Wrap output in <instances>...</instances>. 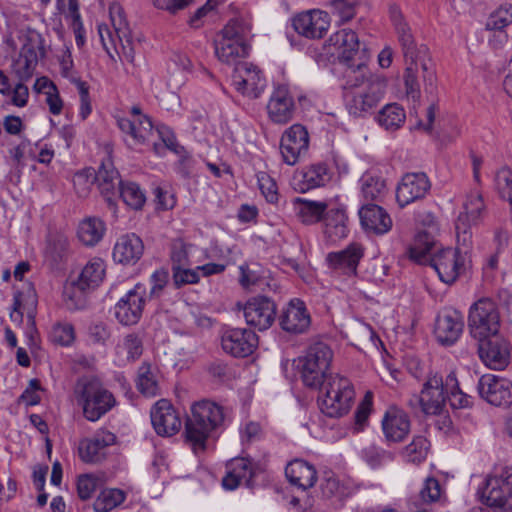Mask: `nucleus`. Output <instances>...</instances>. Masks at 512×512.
Listing matches in <instances>:
<instances>
[{
  "mask_svg": "<svg viewBox=\"0 0 512 512\" xmlns=\"http://www.w3.org/2000/svg\"><path fill=\"white\" fill-rule=\"evenodd\" d=\"M226 418L224 408L210 400H201L191 407L185 424V439L195 454L207 448V441Z\"/></svg>",
  "mask_w": 512,
  "mask_h": 512,
  "instance_id": "obj_2",
  "label": "nucleus"
},
{
  "mask_svg": "<svg viewBox=\"0 0 512 512\" xmlns=\"http://www.w3.org/2000/svg\"><path fill=\"white\" fill-rule=\"evenodd\" d=\"M324 236L331 242L339 241L348 234V217L342 208L327 209L322 220Z\"/></svg>",
  "mask_w": 512,
  "mask_h": 512,
  "instance_id": "obj_38",
  "label": "nucleus"
},
{
  "mask_svg": "<svg viewBox=\"0 0 512 512\" xmlns=\"http://www.w3.org/2000/svg\"><path fill=\"white\" fill-rule=\"evenodd\" d=\"M479 357L488 368L504 370L510 363V345L499 337L479 340Z\"/></svg>",
  "mask_w": 512,
  "mask_h": 512,
  "instance_id": "obj_23",
  "label": "nucleus"
},
{
  "mask_svg": "<svg viewBox=\"0 0 512 512\" xmlns=\"http://www.w3.org/2000/svg\"><path fill=\"white\" fill-rule=\"evenodd\" d=\"M495 187L501 198L512 201V170L501 168L495 175Z\"/></svg>",
  "mask_w": 512,
  "mask_h": 512,
  "instance_id": "obj_61",
  "label": "nucleus"
},
{
  "mask_svg": "<svg viewBox=\"0 0 512 512\" xmlns=\"http://www.w3.org/2000/svg\"><path fill=\"white\" fill-rule=\"evenodd\" d=\"M189 245L182 239H176L170 246V261L172 267L190 266Z\"/></svg>",
  "mask_w": 512,
  "mask_h": 512,
  "instance_id": "obj_60",
  "label": "nucleus"
},
{
  "mask_svg": "<svg viewBox=\"0 0 512 512\" xmlns=\"http://www.w3.org/2000/svg\"><path fill=\"white\" fill-rule=\"evenodd\" d=\"M276 312L275 302L266 296L252 297L243 306L246 323L259 331L267 330L272 326Z\"/></svg>",
  "mask_w": 512,
  "mask_h": 512,
  "instance_id": "obj_14",
  "label": "nucleus"
},
{
  "mask_svg": "<svg viewBox=\"0 0 512 512\" xmlns=\"http://www.w3.org/2000/svg\"><path fill=\"white\" fill-rule=\"evenodd\" d=\"M119 129L126 135V144L133 149L139 146L149 145L152 143L156 154L161 155L163 146L153 141L155 131L150 119L139 121L138 119H129L122 117L117 120Z\"/></svg>",
  "mask_w": 512,
  "mask_h": 512,
  "instance_id": "obj_10",
  "label": "nucleus"
},
{
  "mask_svg": "<svg viewBox=\"0 0 512 512\" xmlns=\"http://www.w3.org/2000/svg\"><path fill=\"white\" fill-rule=\"evenodd\" d=\"M464 329V316L454 308L442 309L434 325V335L442 346H452L460 338Z\"/></svg>",
  "mask_w": 512,
  "mask_h": 512,
  "instance_id": "obj_17",
  "label": "nucleus"
},
{
  "mask_svg": "<svg viewBox=\"0 0 512 512\" xmlns=\"http://www.w3.org/2000/svg\"><path fill=\"white\" fill-rule=\"evenodd\" d=\"M118 194L126 205L135 210L141 209L146 201L144 192L135 182H122Z\"/></svg>",
  "mask_w": 512,
  "mask_h": 512,
  "instance_id": "obj_50",
  "label": "nucleus"
},
{
  "mask_svg": "<svg viewBox=\"0 0 512 512\" xmlns=\"http://www.w3.org/2000/svg\"><path fill=\"white\" fill-rule=\"evenodd\" d=\"M319 389L318 406L323 414L330 418H339L350 411L355 391L348 378L338 374L329 375Z\"/></svg>",
  "mask_w": 512,
  "mask_h": 512,
  "instance_id": "obj_6",
  "label": "nucleus"
},
{
  "mask_svg": "<svg viewBox=\"0 0 512 512\" xmlns=\"http://www.w3.org/2000/svg\"><path fill=\"white\" fill-rule=\"evenodd\" d=\"M389 17L401 45L402 52L406 60H420V68L424 82L425 91L433 94L436 89V70L433 61L426 57V47L417 49L414 37L409 24L406 22L404 15L397 4L389 6Z\"/></svg>",
  "mask_w": 512,
  "mask_h": 512,
  "instance_id": "obj_3",
  "label": "nucleus"
},
{
  "mask_svg": "<svg viewBox=\"0 0 512 512\" xmlns=\"http://www.w3.org/2000/svg\"><path fill=\"white\" fill-rule=\"evenodd\" d=\"M372 410V395L370 392H367L364 396L363 400L359 403L355 415V431L359 432L364 429V427L368 423V418L370 416Z\"/></svg>",
  "mask_w": 512,
  "mask_h": 512,
  "instance_id": "obj_62",
  "label": "nucleus"
},
{
  "mask_svg": "<svg viewBox=\"0 0 512 512\" xmlns=\"http://www.w3.org/2000/svg\"><path fill=\"white\" fill-rule=\"evenodd\" d=\"M116 441L114 433L101 430L91 438L80 441L78 451L80 459L85 463H97L105 458L106 448Z\"/></svg>",
  "mask_w": 512,
  "mask_h": 512,
  "instance_id": "obj_27",
  "label": "nucleus"
},
{
  "mask_svg": "<svg viewBox=\"0 0 512 512\" xmlns=\"http://www.w3.org/2000/svg\"><path fill=\"white\" fill-rule=\"evenodd\" d=\"M21 43L19 53L38 60L46 57L45 40L40 33L31 28H22L18 31Z\"/></svg>",
  "mask_w": 512,
  "mask_h": 512,
  "instance_id": "obj_42",
  "label": "nucleus"
},
{
  "mask_svg": "<svg viewBox=\"0 0 512 512\" xmlns=\"http://www.w3.org/2000/svg\"><path fill=\"white\" fill-rule=\"evenodd\" d=\"M344 103L349 115L364 118L374 112L385 96L387 79L373 73L361 62L348 65L345 71Z\"/></svg>",
  "mask_w": 512,
  "mask_h": 512,
  "instance_id": "obj_1",
  "label": "nucleus"
},
{
  "mask_svg": "<svg viewBox=\"0 0 512 512\" xmlns=\"http://www.w3.org/2000/svg\"><path fill=\"white\" fill-rule=\"evenodd\" d=\"M429 448L430 443L427 438L422 435H417L413 438L412 442L404 448L402 454L407 462L418 464L426 459Z\"/></svg>",
  "mask_w": 512,
  "mask_h": 512,
  "instance_id": "obj_51",
  "label": "nucleus"
},
{
  "mask_svg": "<svg viewBox=\"0 0 512 512\" xmlns=\"http://www.w3.org/2000/svg\"><path fill=\"white\" fill-rule=\"evenodd\" d=\"M37 294L34 287L28 284L25 290L18 292L14 297V311L20 316L24 313L30 320H34L37 307Z\"/></svg>",
  "mask_w": 512,
  "mask_h": 512,
  "instance_id": "obj_48",
  "label": "nucleus"
},
{
  "mask_svg": "<svg viewBox=\"0 0 512 512\" xmlns=\"http://www.w3.org/2000/svg\"><path fill=\"white\" fill-rule=\"evenodd\" d=\"M254 476L255 469L250 459L235 458L227 465V472L222 479V485L227 490H234L240 485L252 487Z\"/></svg>",
  "mask_w": 512,
  "mask_h": 512,
  "instance_id": "obj_29",
  "label": "nucleus"
},
{
  "mask_svg": "<svg viewBox=\"0 0 512 512\" xmlns=\"http://www.w3.org/2000/svg\"><path fill=\"white\" fill-rule=\"evenodd\" d=\"M215 54L227 64H237L238 59L248 54V48L234 24L229 23L223 28L220 38L215 41Z\"/></svg>",
  "mask_w": 512,
  "mask_h": 512,
  "instance_id": "obj_18",
  "label": "nucleus"
},
{
  "mask_svg": "<svg viewBox=\"0 0 512 512\" xmlns=\"http://www.w3.org/2000/svg\"><path fill=\"white\" fill-rule=\"evenodd\" d=\"M232 83L235 89L249 98H258L266 87V80L257 66L248 62L236 64Z\"/></svg>",
  "mask_w": 512,
  "mask_h": 512,
  "instance_id": "obj_15",
  "label": "nucleus"
},
{
  "mask_svg": "<svg viewBox=\"0 0 512 512\" xmlns=\"http://www.w3.org/2000/svg\"><path fill=\"white\" fill-rule=\"evenodd\" d=\"M330 16L326 11L311 9L303 11L292 19L295 31L308 39H320L330 27Z\"/></svg>",
  "mask_w": 512,
  "mask_h": 512,
  "instance_id": "obj_20",
  "label": "nucleus"
},
{
  "mask_svg": "<svg viewBox=\"0 0 512 512\" xmlns=\"http://www.w3.org/2000/svg\"><path fill=\"white\" fill-rule=\"evenodd\" d=\"M419 65V59H415L414 62L411 61L410 64L406 67L404 73L406 95L414 102L420 99V85L417 79Z\"/></svg>",
  "mask_w": 512,
  "mask_h": 512,
  "instance_id": "obj_53",
  "label": "nucleus"
},
{
  "mask_svg": "<svg viewBox=\"0 0 512 512\" xmlns=\"http://www.w3.org/2000/svg\"><path fill=\"white\" fill-rule=\"evenodd\" d=\"M257 181L259 189L266 201L271 204L277 203L279 194L275 180L268 173L259 172L257 174Z\"/></svg>",
  "mask_w": 512,
  "mask_h": 512,
  "instance_id": "obj_59",
  "label": "nucleus"
},
{
  "mask_svg": "<svg viewBox=\"0 0 512 512\" xmlns=\"http://www.w3.org/2000/svg\"><path fill=\"white\" fill-rule=\"evenodd\" d=\"M446 380L441 376L434 374L425 381L419 397L415 401L419 402L420 410L427 415L440 414L446 403Z\"/></svg>",
  "mask_w": 512,
  "mask_h": 512,
  "instance_id": "obj_19",
  "label": "nucleus"
},
{
  "mask_svg": "<svg viewBox=\"0 0 512 512\" xmlns=\"http://www.w3.org/2000/svg\"><path fill=\"white\" fill-rule=\"evenodd\" d=\"M364 256V249L358 243H351L345 249L330 252L326 256L329 268L346 276H353L357 273V267Z\"/></svg>",
  "mask_w": 512,
  "mask_h": 512,
  "instance_id": "obj_26",
  "label": "nucleus"
},
{
  "mask_svg": "<svg viewBox=\"0 0 512 512\" xmlns=\"http://www.w3.org/2000/svg\"><path fill=\"white\" fill-rule=\"evenodd\" d=\"M50 340L60 346H70L75 340L74 326L68 322H58L53 325Z\"/></svg>",
  "mask_w": 512,
  "mask_h": 512,
  "instance_id": "obj_54",
  "label": "nucleus"
},
{
  "mask_svg": "<svg viewBox=\"0 0 512 512\" xmlns=\"http://www.w3.org/2000/svg\"><path fill=\"white\" fill-rule=\"evenodd\" d=\"M406 119L404 109L397 103L385 105L377 115L378 123L386 130H396L400 128Z\"/></svg>",
  "mask_w": 512,
  "mask_h": 512,
  "instance_id": "obj_47",
  "label": "nucleus"
},
{
  "mask_svg": "<svg viewBox=\"0 0 512 512\" xmlns=\"http://www.w3.org/2000/svg\"><path fill=\"white\" fill-rule=\"evenodd\" d=\"M431 182L424 172H409L402 176L396 187V201L403 208L426 197Z\"/></svg>",
  "mask_w": 512,
  "mask_h": 512,
  "instance_id": "obj_16",
  "label": "nucleus"
},
{
  "mask_svg": "<svg viewBox=\"0 0 512 512\" xmlns=\"http://www.w3.org/2000/svg\"><path fill=\"white\" fill-rule=\"evenodd\" d=\"M221 345L227 354L233 357L244 358L255 351L258 346V337L250 329L232 328L223 333Z\"/></svg>",
  "mask_w": 512,
  "mask_h": 512,
  "instance_id": "obj_22",
  "label": "nucleus"
},
{
  "mask_svg": "<svg viewBox=\"0 0 512 512\" xmlns=\"http://www.w3.org/2000/svg\"><path fill=\"white\" fill-rule=\"evenodd\" d=\"M359 38L356 32L343 28L333 33L328 40V46L336 53L341 62L349 63L359 50Z\"/></svg>",
  "mask_w": 512,
  "mask_h": 512,
  "instance_id": "obj_34",
  "label": "nucleus"
},
{
  "mask_svg": "<svg viewBox=\"0 0 512 512\" xmlns=\"http://www.w3.org/2000/svg\"><path fill=\"white\" fill-rule=\"evenodd\" d=\"M510 23H512V5L505 4L490 14L486 22V28L488 30H502Z\"/></svg>",
  "mask_w": 512,
  "mask_h": 512,
  "instance_id": "obj_56",
  "label": "nucleus"
},
{
  "mask_svg": "<svg viewBox=\"0 0 512 512\" xmlns=\"http://www.w3.org/2000/svg\"><path fill=\"white\" fill-rule=\"evenodd\" d=\"M382 430L387 442H402L410 432L408 415L397 407H390L382 419Z\"/></svg>",
  "mask_w": 512,
  "mask_h": 512,
  "instance_id": "obj_28",
  "label": "nucleus"
},
{
  "mask_svg": "<svg viewBox=\"0 0 512 512\" xmlns=\"http://www.w3.org/2000/svg\"><path fill=\"white\" fill-rule=\"evenodd\" d=\"M430 265L443 283L451 285L465 271V257L458 249L443 248L433 255Z\"/></svg>",
  "mask_w": 512,
  "mask_h": 512,
  "instance_id": "obj_13",
  "label": "nucleus"
},
{
  "mask_svg": "<svg viewBox=\"0 0 512 512\" xmlns=\"http://www.w3.org/2000/svg\"><path fill=\"white\" fill-rule=\"evenodd\" d=\"M124 491L117 488H106L100 491L93 503L95 512H110L125 501Z\"/></svg>",
  "mask_w": 512,
  "mask_h": 512,
  "instance_id": "obj_49",
  "label": "nucleus"
},
{
  "mask_svg": "<svg viewBox=\"0 0 512 512\" xmlns=\"http://www.w3.org/2000/svg\"><path fill=\"white\" fill-rule=\"evenodd\" d=\"M361 195L367 202H381L387 195L386 179L376 170L366 171L360 178Z\"/></svg>",
  "mask_w": 512,
  "mask_h": 512,
  "instance_id": "obj_39",
  "label": "nucleus"
},
{
  "mask_svg": "<svg viewBox=\"0 0 512 512\" xmlns=\"http://www.w3.org/2000/svg\"><path fill=\"white\" fill-rule=\"evenodd\" d=\"M200 280L198 268L191 269L189 266L172 267V282L175 288H181L188 284H196Z\"/></svg>",
  "mask_w": 512,
  "mask_h": 512,
  "instance_id": "obj_57",
  "label": "nucleus"
},
{
  "mask_svg": "<svg viewBox=\"0 0 512 512\" xmlns=\"http://www.w3.org/2000/svg\"><path fill=\"white\" fill-rule=\"evenodd\" d=\"M96 181L109 208L115 213L116 203L114 197L117 195V191L123 181H121L119 172L115 169L111 161L102 162L96 173Z\"/></svg>",
  "mask_w": 512,
  "mask_h": 512,
  "instance_id": "obj_31",
  "label": "nucleus"
},
{
  "mask_svg": "<svg viewBox=\"0 0 512 512\" xmlns=\"http://www.w3.org/2000/svg\"><path fill=\"white\" fill-rule=\"evenodd\" d=\"M436 252V241L428 231L418 232L408 250L410 259L419 264H430Z\"/></svg>",
  "mask_w": 512,
  "mask_h": 512,
  "instance_id": "obj_41",
  "label": "nucleus"
},
{
  "mask_svg": "<svg viewBox=\"0 0 512 512\" xmlns=\"http://www.w3.org/2000/svg\"><path fill=\"white\" fill-rule=\"evenodd\" d=\"M279 324L288 333L306 332L311 324V317L305 303L298 298L290 300L279 317Z\"/></svg>",
  "mask_w": 512,
  "mask_h": 512,
  "instance_id": "obj_25",
  "label": "nucleus"
},
{
  "mask_svg": "<svg viewBox=\"0 0 512 512\" xmlns=\"http://www.w3.org/2000/svg\"><path fill=\"white\" fill-rule=\"evenodd\" d=\"M333 351L322 341L312 343L305 354L298 358V369L305 386L318 389L329 375Z\"/></svg>",
  "mask_w": 512,
  "mask_h": 512,
  "instance_id": "obj_7",
  "label": "nucleus"
},
{
  "mask_svg": "<svg viewBox=\"0 0 512 512\" xmlns=\"http://www.w3.org/2000/svg\"><path fill=\"white\" fill-rule=\"evenodd\" d=\"M330 179L327 165L324 163L312 164L293 177L294 188L306 192L325 185Z\"/></svg>",
  "mask_w": 512,
  "mask_h": 512,
  "instance_id": "obj_36",
  "label": "nucleus"
},
{
  "mask_svg": "<svg viewBox=\"0 0 512 512\" xmlns=\"http://www.w3.org/2000/svg\"><path fill=\"white\" fill-rule=\"evenodd\" d=\"M75 397L82 407L83 416L90 422H96L116 405V399L104 384L94 376H84L78 379Z\"/></svg>",
  "mask_w": 512,
  "mask_h": 512,
  "instance_id": "obj_5",
  "label": "nucleus"
},
{
  "mask_svg": "<svg viewBox=\"0 0 512 512\" xmlns=\"http://www.w3.org/2000/svg\"><path fill=\"white\" fill-rule=\"evenodd\" d=\"M464 211L460 213L457 222L456 230L459 234L467 233V229L478 224L485 213V204L482 195L478 191H473L467 195L466 201L463 204Z\"/></svg>",
  "mask_w": 512,
  "mask_h": 512,
  "instance_id": "obj_35",
  "label": "nucleus"
},
{
  "mask_svg": "<svg viewBox=\"0 0 512 512\" xmlns=\"http://www.w3.org/2000/svg\"><path fill=\"white\" fill-rule=\"evenodd\" d=\"M69 242L66 236L56 234L48 240L47 253L55 260H61L67 253Z\"/></svg>",
  "mask_w": 512,
  "mask_h": 512,
  "instance_id": "obj_63",
  "label": "nucleus"
},
{
  "mask_svg": "<svg viewBox=\"0 0 512 512\" xmlns=\"http://www.w3.org/2000/svg\"><path fill=\"white\" fill-rule=\"evenodd\" d=\"M38 59L31 58L19 53L14 60L12 68L19 81L26 82L32 78L38 64Z\"/></svg>",
  "mask_w": 512,
  "mask_h": 512,
  "instance_id": "obj_55",
  "label": "nucleus"
},
{
  "mask_svg": "<svg viewBox=\"0 0 512 512\" xmlns=\"http://www.w3.org/2000/svg\"><path fill=\"white\" fill-rule=\"evenodd\" d=\"M105 225L97 217H88L80 222L77 230L79 240L86 246L96 245L103 237Z\"/></svg>",
  "mask_w": 512,
  "mask_h": 512,
  "instance_id": "obj_44",
  "label": "nucleus"
},
{
  "mask_svg": "<svg viewBox=\"0 0 512 512\" xmlns=\"http://www.w3.org/2000/svg\"><path fill=\"white\" fill-rule=\"evenodd\" d=\"M111 26L98 25V33L103 48L114 59L110 49H114L121 61L134 62L135 50L131 35V29L127 22L123 8L118 3H112L109 7Z\"/></svg>",
  "mask_w": 512,
  "mask_h": 512,
  "instance_id": "obj_4",
  "label": "nucleus"
},
{
  "mask_svg": "<svg viewBox=\"0 0 512 512\" xmlns=\"http://www.w3.org/2000/svg\"><path fill=\"white\" fill-rule=\"evenodd\" d=\"M270 119L275 123H287L293 117L295 106L286 86H278L267 105Z\"/></svg>",
  "mask_w": 512,
  "mask_h": 512,
  "instance_id": "obj_32",
  "label": "nucleus"
},
{
  "mask_svg": "<svg viewBox=\"0 0 512 512\" xmlns=\"http://www.w3.org/2000/svg\"><path fill=\"white\" fill-rule=\"evenodd\" d=\"M468 325L471 335L482 340L495 336L500 327V313L494 300L480 298L469 310Z\"/></svg>",
  "mask_w": 512,
  "mask_h": 512,
  "instance_id": "obj_9",
  "label": "nucleus"
},
{
  "mask_svg": "<svg viewBox=\"0 0 512 512\" xmlns=\"http://www.w3.org/2000/svg\"><path fill=\"white\" fill-rule=\"evenodd\" d=\"M292 207L295 215L304 224H315L322 220L327 204L322 201L308 200L296 197L292 200Z\"/></svg>",
  "mask_w": 512,
  "mask_h": 512,
  "instance_id": "obj_40",
  "label": "nucleus"
},
{
  "mask_svg": "<svg viewBox=\"0 0 512 512\" xmlns=\"http://www.w3.org/2000/svg\"><path fill=\"white\" fill-rule=\"evenodd\" d=\"M117 353H125L128 361L134 362L143 353V340L136 333L127 334L116 347Z\"/></svg>",
  "mask_w": 512,
  "mask_h": 512,
  "instance_id": "obj_52",
  "label": "nucleus"
},
{
  "mask_svg": "<svg viewBox=\"0 0 512 512\" xmlns=\"http://www.w3.org/2000/svg\"><path fill=\"white\" fill-rule=\"evenodd\" d=\"M479 493L486 506L499 512L512 511V463L488 475Z\"/></svg>",
  "mask_w": 512,
  "mask_h": 512,
  "instance_id": "obj_8",
  "label": "nucleus"
},
{
  "mask_svg": "<svg viewBox=\"0 0 512 512\" xmlns=\"http://www.w3.org/2000/svg\"><path fill=\"white\" fill-rule=\"evenodd\" d=\"M359 217L363 228L377 235L388 233L393 225L390 215L377 204L363 205L359 210Z\"/></svg>",
  "mask_w": 512,
  "mask_h": 512,
  "instance_id": "obj_30",
  "label": "nucleus"
},
{
  "mask_svg": "<svg viewBox=\"0 0 512 512\" xmlns=\"http://www.w3.org/2000/svg\"><path fill=\"white\" fill-rule=\"evenodd\" d=\"M100 485V478L95 474H82L77 478V495L86 501L90 499Z\"/></svg>",
  "mask_w": 512,
  "mask_h": 512,
  "instance_id": "obj_58",
  "label": "nucleus"
},
{
  "mask_svg": "<svg viewBox=\"0 0 512 512\" xmlns=\"http://www.w3.org/2000/svg\"><path fill=\"white\" fill-rule=\"evenodd\" d=\"M146 305V288L136 284L114 306V315L122 325H135L142 317Z\"/></svg>",
  "mask_w": 512,
  "mask_h": 512,
  "instance_id": "obj_12",
  "label": "nucleus"
},
{
  "mask_svg": "<svg viewBox=\"0 0 512 512\" xmlns=\"http://www.w3.org/2000/svg\"><path fill=\"white\" fill-rule=\"evenodd\" d=\"M144 252L142 239L135 233L120 236L113 249V259L121 264H135Z\"/></svg>",
  "mask_w": 512,
  "mask_h": 512,
  "instance_id": "obj_33",
  "label": "nucleus"
},
{
  "mask_svg": "<svg viewBox=\"0 0 512 512\" xmlns=\"http://www.w3.org/2000/svg\"><path fill=\"white\" fill-rule=\"evenodd\" d=\"M446 390V401H449L452 408L462 409L472 406L473 397L464 393L459 388L458 380L454 372H450L446 377Z\"/></svg>",
  "mask_w": 512,
  "mask_h": 512,
  "instance_id": "obj_46",
  "label": "nucleus"
},
{
  "mask_svg": "<svg viewBox=\"0 0 512 512\" xmlns=\"http://www.w3.org/2000/svg\"><path fill=\"white\" fill-rule=\"evenodd\" d=\"M479 395L487 403L507 408L512 405V381L494 374H484L477 385Z\"/></svg>",
  "mask_w": 512,
  "mask_h": 512,
  "instance_id": "obj_11",
  "label": "nucleus"
},
{
  "mask_svg": "<svg viewBox=\"0 0 512 512\" xmlns=\"http://www.w3.org/2000/svg\"><path fill=\"white\" fill-rule=\"evenodd\" d=\"M137 388L145 396H155L159 392L157 369L144 362L138 368Z\"/></svg>",
  "mask_w": 512,
  "mask_h": 512,
  "instance_id": "obj_45",
  "label": "nucleus"
},
{
  "mask_svg": "<svg viewBox=\"0 0 512 512\" xmlns=\"http://www.w3.org/2000/svg\"><path fill=\"white\" fill-rule=\"evenodd\" d=\"M308 147V132L300 124L292 125L281 137L280 152L283 161L288 165H295L306 154Z\"/></svg>",
  "mask_w": 512,
  "mask_h": 512,
  "instance_id": "obj_21",
  "label": "nucleus"
},
{
  "mask_svg": "<svg viewBox=\"0 0 512 512\" xmlns=\"http://www.w3.org/2000/svg\"><path fill=\"white\" fill-rule=\"evenodd\" d=\"M151 422L160 436H172L181 428V419L172 404L161 399L151 409Z\"/></svg>",
  "mask_w": 512,
  "mask_h": 512,
  "instance_id": "obj_24",
  "label": "nucleus"
},
{
  "mask_svg": "<svg viewBox=\"0 0 512 512\" xmlns=\"http://www.w3.org/2000/svg\"><path fill=\"white\" fill-rule=\"evenodd\" d=\"M332 14L338 18L340 24H344L356 15L355 5L346 0H333L331 3Z\"/></svg>",
  "mask_w": 512,
  "mask_h": 512,
  "instance_id": "obj_64",
  "label": "nucleus"
},
{
  "mask_svg": "<svg viewBox=\"0 0 512 512\" xmlns=\"http://www.w3.org/2000/svg\"><path fill=\"white\" fill-rule=\"evenodd\" d=\"M285 475L293 486L303 491L313 487L317 480L315 467L302 459L291 461L286 466Z\"/></svg>",
  "mask_w": 512,
  "mask_h": 512,
  "instance_id": "obj_37",
  "label": "nucleus"
},
{
  "mask_svg": "<svg viewBox=\"0 0 512 512\" xmlns=\"http://www.w3.org/2000/svg\"><path fill=\"white\" fill-rule=\"evenodd\" d=\"M104 274V262L99 258H94L82 269L75 284L82 291L94 289L102 282Z\"/></svg>",
  "mask_w": 512,
  "mask_h": 512,
  "instance_id": "obj_43",
  "label": "nucleus"
}]
</instances>
